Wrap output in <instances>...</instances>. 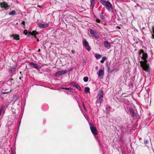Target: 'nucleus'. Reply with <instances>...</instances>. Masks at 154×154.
Wrapping results in <instances>:
<instances>
[{"label":"nucleus","instance_id":"46","mask_svg":"<svg viewBox=\"0 0 154 154\" xmlns=\"http://www.w3.org/2000/svg\"><path fill=\"white\" fill-rule=\"evenodd\" d=\"M20 78V79H21V77H20V78Z\"/></svg>","mask_w":154,"mask_h":154},{"label":"nucleus","instance_id":"37","mask_svg":"<svg viewBox=\"0 0 154 154\" xmlns=\"http://www.w3.org/2000/svg\"><path fill=\"white\" fill-rule=\"evenodd\" d=\"M3 110V109L0 108V116L1 115Z\"/></svg>","mask_w":154,"mask_h":154},{"label":"nucleus","instance_id":"11","mask_svg":"<svg viewBox=\"0 0 154 154\" xmlns=\"http://www.w3.org/2000/svg\"><path fill=\"white\" fill-rule=\"evenodd\" d=\"M71 85L76 87L78 90H80L81 88L78 84L75 83L74 82H72L71 83Z\"/></svg>","mask_w":154,"mask_h":154},{"label":"nucleus","instance_id":"20","mask_svg":"<svg viewBox=\"0 0 154 154\" xmlns=\"http://www.w3.org/2000/svg\"><path fill=\"white\" fill-rule=\"evenodd\" d=\"M90 89L89 87H86L85 88V91L86 93H90Z\"/></svg>","mask_w":154,"mask_h":154},{"label":"nucleus","instance_id":"42","mask_svg":"<svg viewBox=\"0 0 154 154\" xmlns=\"http://www.w3.org/2000/svg\"><path fill=\"white\" fill-rule=\"evenodd\" d=\"M1 84H2V85H4V82H1Z\"/></svg>","mask_w":154,"mask_h":154},{"label":"nucleus","instance_id":"25","mask_svg":"<svg viewBox=\"0 0 154 154\" xmlns=\"http://www.w3.org/2000/svg\"><path fill=\"white\" fill-rule=\"evenodd\" d=\"M95 57L97 59H98L102 57V56L100 54H96Z\"/></svg>","mask_w":154,"mask_h":154},{"label":"nucleus","instance_id":"43","mask_svg":"<svg viewBox=\"0 0 154 154\" xmlns=\"http://www.w3.org/2000/svg\"><path fill=\"white\" fill-rule=\"evenodd\" d=\"M40 51H41V50H40V49H39L38 50V51H39V52H40Z\"/></svg>","mask_w":154,"mask_h":154},{"label":"nucleus","instance_id":"32","mask_svg":"<svg viewBox=\"0 0 154 154\" xmlns=\"http://www.w3.org/2000/svg\"><path fill=\"white\" fill-rule=\"evenodd\" d=\"M152 31L153 34H152V36L153 38H154V27L152 28Z\"/></svg>","mask_w":154,"mask_h":154},{"label":"nucleus","instance_id":"35","mask_svg":"<svg viewBox=\"0 0 154 154\" xmlns=\"http://www.w3.org/2000/svg\"><path fill=\"white\" fill-rule=\"evenodd\" d=\"M143 53H143H144V51H143V50H140L139 53H140V54H141V53Z\"/></svg>","mask_w":154,"mask_h":154},{"label":"nucleus","instance_id":"3","mask_svg":"<svg viewBox=\"0 0 154 154\" xmlns=\"http://www.w3.org/2000/svg\"><path fill=\"white\" fill-rule=\"evenodd\" d=\"M89 126L91 130L92 134L95 135H97V130L96 128L94 126H92L91 124H89Z\"/></svg>","mask_w":154,"mask_h":154},{"label":"nucleus","instance_id":"8","mask_svg":"<svg viewBox=\"0 0 154 154\" xmlns=\"http://www.w3.org/2000/svg\"><path fill=\"white\" fill-rule=\"evenodd\" d=\"M29 64L33 67L38 69V68H40V66L39 65H38L35 63L32 62H30L29 63Z\"/></svg>","mask_w":154,"mask_h":154},{"label":"nucleus","instance_id":"47","mask_svg":"<svg viewBox=\"0 0 154 154\" xmlns=\"http://www.w3.org/2000/svg\"><path fill=\"white\" fill-rule=\"evenodd\" d=\"M20 73H21V72H20Z\"/></svg>","mask_w":154,"mask_h":154},{"label":"nucleus","instance_id":"28","mask_svg":"<svg viewBox=\"0 0 154 154\" xmlns=\"http://www.w3.org/2000/svg\"><path fill=\"white\" fill-rule=\"evenodd\" d=\"M88 78L87 76L83 78V80L85 82H87L88 81Z\"/></svg>","mask_w":154,"mask_h":154},{"label":"nucleus","instance_id":"24","mask_svg":"<svg viewBox=\"0 0 154 154\" xmlns=\"http://www.w3.org/2000/svg\"><path fill=\"white\" fill-rule=\"evenodd\" d=\"M106 110H107L109 111H112L113 110H111L112 109L111 107L109 105L106 106Z\"/></svg>","mask_w":154,"mask_h":154},{"label":"nucleus","instance_id":"1","mask_svg":"<svg viewBox=\"0 0 154 154\" xmlns=\"http://www.w3.org/2000/svg\"><path fill=\"white\" fill-rule=\"evenodd\" d=\"M147 57V54L146 53H144L143 54L142 57L143 61H142L140 62L141 66L143 69L146 71H148L149 70L148 65L147 64V60L146 59Z\"/></svg>","mask_w":154,"mask_h":154},{"label":"nucleus","instance_id":"2","mask_svg":"<svg viewBox=\"0 0 154 154\" xmlns=\"http://www.w3.org/2000/svg\"><path fill=\"white\" fill-rule=\"evenodd\" d=\"M83 46L85 47L86 49L88 51H90L91 49V47L90 46L88 42L86 39H84L83 40Z\"/></svg>","mask_w":154,"mask_h":154},{"label":"nucleus","instance_id":"29","mask_svg":"<svg viewBox=\"0 0 154 154\" xmlns=\"http://www.w3.org/2000/svg\"><path fill=\"white\" fill-rule=\"evenodd\" d=\"M101 2L102 4L104 5L105 6V4L106 3V2L105 1L102 0L101 1Z\"/></svg>","mask_w":154,"mask_h":154},{"label":"nucleus","instance_id":"19","mask_svg":"<svg viewBox=\"0 0 154 154\" xmlns=\"http://www.w3.org/2000/svg\"><path fill=\"white\" fill-rule=\"evenodd\" d=\"M61 88L63 89H65L66 90H67L69 91H70L72 93L73 92L74 90L73 89L71 88Z\"/></svg>","mask_w":154,"mask_h":154},{"label":"nucleus","instance_id":"22","mask_svg":"<svg viewBox=\"0 0 154 154\" xmlns=\"http://www.w3.org/2000/svg\"><path fill=\"white\" fill-rule=\"evenodd\" d=\"M8 105V103H7V104L4 103L2 104L0 108L3 110L4 108L5 107V106H6L7 107Z\"/></svg>","mask_w":154,"mask_h":154},{"label":"nucleus","instance_id":"27","mask_svg":"<svg viewBox=\"0 0 154 154\" xmlns=\"http://www.w3.org/2000/svg\"><path fill=\"white\" fill-rule=\"evenodd\" d=\"M106 57H102V59L100 61V62L101 63H103L104 61L106 60Z\"/></svg>","mask_w":154,"mask_h":154},{"label":"nucleus","instance_id":"38","mask_svg":"<svg viewBox=\"0 0 154 154\" xmlns=\"http://www.w3.org/2000/svg\"><path fill=\"white\" fill-rule=\"evenodd\" d=\"M71 52H72V53L73 54H74L75 53V51H74V50H72V51H71Z\"/></svg>","mask_w":154,"mask_h":154},{"label":"nucleus","instance_id":"4","mask_svg":"<svg viewBox=\"0 0 154 154\" xmlns=\"http://www.w3.org/2000/svg\"><path fill=\"white\" fill-rule=\"evenodd\" d=\"M67 73V71L66 70H62L60 71H58L55 73L54 75L56 77H58L60 75L65 74Z\"/></svg>","mask_w":154,"mask_h":154},{"label":"nucleus","instance_id":"13","mask_svg":"<svg viewBox=\"0 0 154 154\" xmlns=\"http://www.w3.org/2000/svg\"><path fill=\"white\" fill-rule=\"evenodd\" d=\"M104 46L108 49H109L110 47V44L107 41H105L104 42Z\"/></svg>","mask_w":154,"mask_h":154},{"label":"nucleus","instance_id":"16","mask_svg":"<svg viewBox=\"0 0 154 154\" xmlns=\"http://www.w3.org/2000/svg\"><path fill=\"white\" fill-rule=\"evenodd\" d=\"M103 91H99V93L98 95L99 97L103 98Z\"/></svg>","mask_w":154,"mask_h":154},{"label":"nucleus","instance_id":"6","mask_svg":"<svg viewBox=\"0 0 154 154\" xmlns=\"http://www.w3.org/2000/svg\"><path fill=\"white\" fill-rule=\"evenodd\" d=\"M104 6L106 7L107 9L109 11H110V8H113L111 4L108 1L106 2V3Z\"/></svg>","mask_w":154,"mask_h":154},{"label":"nucleus","instance_id":"7","mask_svg":"<svg viewBox=\"0 0 154 154\" xmlns=\"http://www.w3.org/2000/svg\"><path fill=\"white\" fill-rule=\"evenodd\" d=\"M0 5L2 8H4L6 9H7V8L9 7L5 2H1Z\"/></svg>","mask_w":154,"mask_h":154},{"label":"nucleus","instance_id":"44","mask_svg":"<svg viewBox=\"0 0 154 154\" xmlns=\"http://www.w3.org/2000/svg\"><path fill=\"white\" fill-rule=\"evenodd\" d=\"M98 68V67L97 66H96V68L97 69Z\"/></svg>","mask_w":154,"mask_h":154},{"label":"nucleus","instance_id":"10","mask_svg":"<svg viewBox=\"0 0 154 154\" xmlns=\"http://www.w3.org/2000/svg\"><path fill=\"white\" fill-rule=\"evenodd\" d=\"M48 26V24L45 23H39L38 24V26L41 28H45L47 27Z\"/></svg>","mask_w":154,"mask_h":154},{"label":"nucleus","instance_id":"40","mask_svg":"<svg viewBox=\"0 0 154 154\" xmlns=\"http://www.w3.org/2000/svg\"><path fill=\"white\" fill-rule=\"evenodd\" d=\"M13 79H10L9 80V81H8V82H10V81H11H11H13Z\"/></svg>","mask_w":154,"mask_h":154},{"label":"nucleus","instance_id":"34","mask_svg":"<svg viewBox=\"0 0 154 154\" xmlns=\"http://www.w3.org/2000/svg\"><path fill=\"white\" fill-rule=\"evenodd\" d=\"M95 17L96 18V21L98 23H100V20L99 19L97 18L96 17Z\"/></svg>","mask_w":154,"mask_h":154},{"label":"nucleus","instance_id":"39","mask_svg":"<svg viewBox=\"0 0 154 154\" xmlns=\"http://www.w3.org/2000/svg\"><path fill=\"white\" fill-rule=\"evenodd\" d=\"M108 72L110 71V69L109 68V67L108 66Z\"/></svg>","mask_w":154,"mask_h":154},{"label":"nucleus","instance_id":"36","mask_svg":"<svg viewBox=\"0 0 154 154\" xmlns=\"http://www.w3.org/2000/svg\"><path fill=\"white\" fill-rule=\"evenodd\" d=\"M27 32V30L26 29L24 31V33L25 34V35H26Z\"/></svg>","mask_w":154,"mask_h":154},{"label":"nucleus","instance_id":"33","mask_svg":"<svg viewBox=\"0 0 154 154\" xmlns=\"http://www.w3.org/2000/svg\"><path fill=\"white\" fill-rule=\"evenodd\" d=\"M148 142V140L146 139H145L144 140V143L145 144H147Z\"/></svg>","mask_w":154,"mask_h":154},{"label":"nucleus","instance_id":"5","mask_svg":"<svg viewBox=\"0 0 154 154\" xmlns=\"http://www.w3.org/2000/svg\"><path fill=\"white\" fill-rule=\"evenodd\" d=\"M90 33L91 34L94 36L95 39H98L99 38V36L97 33L93 29H91L90 30Z\"/></svg>","mask_w":154,"mask_h":154},{"label":"nucleus","instance_id":"15","mask_svg":"<svg viewBox=\"0 0 154 154\" xmlns=\"http://www.w3.org/2000/svg\"><path fill=\"white\" fill-rule=\"evenodd\" d=\"M12 36L14 38L15 40H17L19 39V35L17 34H13Z\"/></svg>","mask_w":154,"mask_h":154},{"label":"nucleus","instance_id":"12","mask_svg":"<svg viewBox=\"0 0 154 154\" xmlns=\"http://www.w3.org/2000/svg\"><path fill=\"white\" fill-rule=\"evenodd\" d=\"M129 110L130 112V114L131 115V116L132 117H134L135 115L134 109L132 108H129Z\"/></svg>","mask_w":154,"mask_h":154},{"label":"nucleus","instance_id":"26","mask_svg":"<svg viewBox=\"0 0 154 154\" xmlns=\"http://www.w3.org/2000/svg\"><path fill=\"white\" fill-rule=\"evenodd\" d=\"M95 0H91V6H92V8H93L94 7V5H95V2H94Z\"/></svg>","mask_w":154,"mask_h":154},{"label":"nucleus","instance_id":"30","mask_svg":"<svg viewBox=\"0 0 154 154\" xmlns=\"http://www.w3.org/2000/svg\"><path fill=\"white\" fill-rule=\"evenodd\" d=\"M100 17L101 18L103 19L104 20L105 19V17L104 15H103V14H102L100 15Z\"/></svg>","mask_w":154,"mask_h":154},{"label":"nucleus","instance_id":"23","mask_svg":"<svg viewBox=\"0 0 154 154\" xmlns=\"http://www.w3.org/2000/svg\"><path fill=\"white\" fill-rule=\"evenodd\" d=\"M29 34L32 35H35L38 34V32L35 31H33L32 32H30Z\"/></svg>","mask_w":154,"mask_h":154},{"label":"nucleus","instance_id":"21","mask_svg":"<svg viewBox=\"0 0 154 154\" xmlns=\"http://www.w3.org/2000/svg\"><path fill=\"white\" fill-rule=\"evenodd\" d=\"M10 15H14L16 14V11L15 10H13L11 12H10L9 14Z\"/></svg>","mask_w":154,"mask_h":154},{"label":"nucleus","instance_id":"18","mask_svg":"<svg viewBox=\"0 0 154 154\" xmlns=\"http://www.w3.org/2000/svg\"><path fill=\"white\" fill-rule=\"evenodd\" d=\"M103 98L99 97L98 99L96 101V103L97 104H100L102 103V102L103 100Z\"/></svg>","mask_w":154,"mask_h":154},{"label":"nucleus","instance_id":"45","mask_svg":"<svg viewBox=\"0 0 154 154\" xmlns=\"http://www.w3.org/2000/svg\"><path fill=\"white\" fill-rule=\"evenodd\" d=\"M118 27L119 29H120V27H119L118 26Z\"/></svg>","mask_w":154,"mask_h":154},{"label":"nucleus","instance_id":"41","mask_svg":"<svg viewBox=\"0 0 154 154\" xmlns=\"http://www.w3.org/2000/svg\"><path fill=\"white\" fill-rule=\"evenodd\" d=\"M25 24V22L24 21H23L22 22V24Z\"/></svg>","mask_w":154,"mask_h":154},{"label":"nucleus","instance_id":"9","mask_svg":"<svg viewBox=\"0 0 154 154\" xmlns=\"http://www.w3.org/2000/svg\"><path fill=\"white\" fill-rule=\"evenodd\" d=\"M97 74L98 75V77L101 76H103L104 75V69H100L98 72H97Z\"/></svg>","mask_w":154,"mask_h":154},{"label":"nucleus","instance_id":"17","mask_svg":"<svg viewBox=\"0 0 154 154\" xmlns=\"http://www.w3.org/2000/svg\"><path fill=\"white\" fill-rule=\"evenodd\" d=\"M5 87H4V88H3V89L2 90V91H1V92L2 93V94H8V93H9L11 92V90L10 91H7V92H3L2 91L3 90H7L8 89H5Z\"/></svg>","mask_w":154,"mask_h":154},{"label":"nucleus","instance_id":"31","mask_svg":"<svg viewBox=\"0 0 154 154\" xmlns=\"http://www.w3.org/2000/svg\"><path fill=\"white\" fill-rule=\"evenodd\" d=\"M82 106H83V108L85 110H86L87 109L85 108L84 103L83 102H82Z\"/></svg>","mask_w":154,"mask_h":154},{"label":"nucleus","instance_id":"14","mask_svg":"<svg viewBox=\"0 0 154 154\" xmlns=\"http://www.w3.org/2000/svg\"><path fill=\"white\" fill-rule=\"evenodd\" d=\"M17 68L16 66H14L13 67H10V68L9 69V72H14Z\"/></svg>","mask_w":154,"mask_h":154}]
</instances>
